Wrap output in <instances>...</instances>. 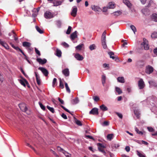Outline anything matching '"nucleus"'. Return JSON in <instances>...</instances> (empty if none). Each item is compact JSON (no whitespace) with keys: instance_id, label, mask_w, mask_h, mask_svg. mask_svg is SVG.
I'll return each mask as SVG.
<instances>
[{"instance_id":"1","label":"nucleus","mask_w":157,"mask_h":157,"mask_svg":"<svg viewBox=\"0 0 157 157\" xmlns=\"http://www.w3.org/2000/svg\"><path fill=\"white\" fill-rule=\"evenodd\" d=\"M106 32L105 31L102 33L101 39L102 45L104 49H106L107 47L106 43Z\"/></svg>"},{"instance_id":"2","label":"nucleus","mask_w":157,"mask_h":157,"mask_svg":"<svg viewBox=\"0 0 157 157\" xmlns=\"http://www.w3.org/2000/svg\"><path fill=\"white\" fill-rule=\"evenodd\" d=\"M97 145L98 147V149L99 151L102 152L104 155H105L106 153L103 149L105 148V147L102 144L100 143H98Z\"/></svg>"},{"instance_id":"3","label":"nucleus","mask_w":157,"mask_h":157,"mask_svg":"<svg viewBox=\"0 0 157 157\" xmlns=\"http://www.w3.org/2000/svg\"><path fill=\"white\" fill-rule=\"evenodd\" d=\"M154 68L151 66L148 65L146 67L145 70V72L147 74H150L153 71Z\"/></svg>"},{"instance_id":"4","label":"nucleus","mask_w":157,"mask_h":157,"mask_svg":"<svg viewBox=\"0 0 157 157\" xmlns=\"http://www.w3.org/2000/svg\"><path fill=\"white\" fill-rule=\"evenodd\" d=\"M138 86L140 89H143L145 86V84L142 78H140L138 81Z\"/></svg>"},{"instance_id":"5","label":"nucleus","mask_w":157,"mask_h":157,"mask_svg":"<svg viewBox=\"0 0 157 157\" xmlns=\"http://www.w3.org/2000/svg\"><path fill=\"white\" fill-rule=\"evenodd\" d=\"M143 42L142 43L141 45L144 46V48L145 50H147L149 49V47L148 44V41L145 38L143 39Z\"/></svg>"},{"instance_id":"6","label":"nucleus","mask_w":157,"mask_h":157,"mask_svg":"<svg viewBox=\"0 0 157 157\" xmlns=\"http://www.w3.org/2000/svg\"><path fill=\"white\" fill-rule=\"evenodd\" d=\"M44 17L47 19H51L54 17L53 14L49 11H46L44 14Z\"/></svg>"},{"instance_id":"7","label":"nucleus","mask_w":157,"mask_h":157,"mask_svg":"<svg viewBox=\"0 0 157 157\" xmlns=\"http://www.w3.org/2000/svg\"><path fill=\"white\" fill-rule=\"evenodd\" d=\"M90 114L97 115L98 114V109L96 108H94L92 109L90 112Z\"/></svg>"},{"instance_id":"8","label":"nucleus","mask_w":157,"mask_h":157,"mask_svg":"<svg viewBox=\"0 0 157 157\" xmlns=\"http://www.w3.org/2000/svg\"><path fill=\"white\" fill-rule=\"evenodd\" d=\"M77 8L76 6H74L72 7L71 15L73 17H75L77 14Z\"/></svg>"},{"instance_id":"9","label":"nucleus","mask_w":157,"mask_h":157,"mask_svg":"<svg viewBox=\"0 0 157 157\" xmlns=\"http://www.w3.org/2000/svg\"><path fill=\"white\" fill-rule=\"evenodd\" d=\"M123 2L129 9H131L132 4L129 0H123Z\"/></svg>"},{"instance_id":"10","label":"nucleus","mask_w":157,"mask_h":157,"mask_svg":"<svg viewBox=\"0 0 157 157\" xmlns=\"http://www.w3.org/2000/svg\"><path fill=\"white\" fill-rule=\"evenodd\" d=\"M38 69L40 70L45 76L48 75V71L45 68L42 67H39L38 68Z\"/></svg>"},{"instance_id":"11","label":"nucleus","mask_w":157,"mask_h":157,"mask_svg":"<svg viewBox=\"0 0 157 157\" xmlns=\"http://www.w3.org/2000/svg\"><path fill=\"white\" fill-rule=\"evenodd\" d=\"M19 106L20 109L23 111L26 112L27 110V108L25 104H22L19 105Z\"/></svg>"},{"instance_id":"12","label":"nucleus","mask_w":157,"mask_h":157,"mask_svg":"<svg viewBox=\"0 0 157 157\" xmlns=\"http://www.w3.org/2000/svg\"><path fill=\"white\" fill-rule=\"evenodd\" d=\"M92 9L95 12H100L102 10V9L98 6L95 5L92 6Z\"/></svg>"},{"instance_id":"13","label":"nucleus","mask_w":157,"mask_h":157,"mask_svg":"<svg viewBox=\"0 0 157 157\" xmlns=\"http://www.w3.org/2000/svg\"><path fill=\"white\" fill-rule=\"evenodd\" d=\"M75 57L78 60L81 61L83 59V57L78 53H76L75 55Z\"/></svg>"},{"instance_id":"14","label":"nucleus","mask_w":157,"mask_h":157,"mask_svg":"<svg viewBox=\"0 0 157 157\" xmlns=\"http://www.w3.org/2000/svg\"><path fill=\"white\" fill-rule=\"evenodd\" d=\"M37 61L41 64H44L47 61V60L45 59H42L41 58H37L36 59Z\"/></svg>"},{"instance_id":"15","label":"nucleus","mask_w":157,"mask_h":157,"mask_svg":"<svg viewBox=\"0 0 157 157\" xmlns=\"http://www.w3.org/2000/svg\"><path fill=\"white\" fill-rule=\"evenodd\" d=\"M62 72L65 76L67 77L69 75V69L68 68H66L63 70L62 71Z\"/></svg>"},{"instance_id":"16","label":"nucleus","mask_w":157,"mask_h":157,"mask_svg":"<svg viewBox=\"0 0 157 157\" xmlns=\"http://www.w3.org/2000/svg\"><path fill=\"white\" fill-rule=\"evenodd\" d=\"M0 44L6 49H9V47L7 44L6 42L2 41L1 40H0Z\"/></svg>"},{"instance_id":"17","label":"nucleus","mask_w":157,"mask_h":157,"mask_svg":"<svg viewBox=\"0 0 157 157\" xmlns=\"http://www.w3.org/2000/svg\"><path fill=\"white\" fill-rule=\"evenodd\" d=\"M77 31H75L71 34L70 38L72 40H73L77 37Z\"/></svg>"},{"instance_id":"18","label":"nucleus","mask_w":157,"mask_h":157,"mask_svg":"<svg viewBox=\"0 0 157 157\" xmlns=\"http://www.w3.org/2000/svg\"><path fill=\"white\" fill-rule=\"evenodd\" d=\"M34 73L36 77L37 83L38 85H40V77L36 72H35Z\"/></svg>"},{"instance_id":"19","label":"nucleus","mask_w":157,"mask_h":157,"mask_svg":"<svg viewBox=\"0 0 157 157\" xmlns=\"http://www.w3.org/2000/svg\"><path fill=\"white\" fill-rule=\"evenodd\" d=\"M134 113L135 115L137 118L139 119L140 117V113L138 109H135L134 110Z\"/></svg>"},{"instance_id":"20","label":"nucleus","mask_w":157,"mask_h":157,"mask_svg":"<svg viewBox=\"0 0 157 157\" xmlns=\"http://www.w3.org/2000/svg\"><path fill=\"white\" fill-rule=\"evenodd\" d=\"M117 80L118 82L124 83L125 82V79L123 77H119L117 78Z\"/></svg>"},{"instance_id":"21","label":"nucleus","mask_w":157,"mask_h":157,"mask_svg":"<svg viewBox=\"0 0 157 157\" xmlns=\"http://www.w3.org/2000/svg\"><path fill=\"white\" fill-rule=\"evenodd\" d=\"M107 6L109 9H113L115 7L114 3L113 2H109Z\"/></svg>"},{"instance_id":"22","label":"nucleus","mask_w":157,"mask_h":157,"mask_svg":"<svg viewBox=\"0 0 157 157\" xmlns=\"http://www.w3.org/2000/svg\"><path fill=\"white\" fill-rule=\"evenodd\" d=\"M62 52L60 50L57 48L56 51V53L55 55L59 57H60L61 56Z\"/></svg>"},{"instance_id":"23","label":"nucleus","mask_w":157,"mask_h":157,"mask_svg":"<svg viewBox=\"0 0 157 157\" xmlns=\"http://www.w3.org/2000/svg\"><path fill=\"white\" fill-rule=\"evenodd\" d=\"M9 35L10 36H12L14 38V40H17L18 39V38L15 36L16 34L13 31H12L11 32L9 33Z\"/></svg>"},{"instance_id":"24","label":"nucleus","mask_w":157,"mask_h":157,"mask_svg":"<svg viewBox=\"0 0 157 157\" xmlns=\"http://www.w3.org/2000/svg\"><path fill=\"white\" fill-rule=\"evenodd\" d=\"M23 46L24 47H29L31 44L27 42H24L22 43Z\"/></svg>"},{"instance_id":"25","label":"nucleus","mask_w":157,"mask_h":157,"mask_svg":"<svg viewBox=\"0 0 157 157\" xmlns=\"http://www.w3.org/2000/svg\"><path fill=\"white\" fill-rule=\"evenodd\" d=\"M151 18L154 21L157 22V14L156 13L152 14Z\"/></svg>"},{"instance_id":"26","label":"nucleus","mask_w":157,"mask_h":157,"mask_svg":"<svg viewBox=\"0 0 157 157\" xmlns=\"http://www.w3.org/2000/svg\"><path fill=\"white\" fill-rule=\"evenodd\" d=\"M113 14V15L115 16H118L122 14V12L121 10H118L117 11L114 12Z\"/></svg>"},{"instance_id":"27","label":"nucleus","mask_w":157,"mask_h":157,"mask_svg":"<svg viewBox=\"0 0 157 157\" xmlns=\"http://www.w3.org/2000/svg\"><path fill=\"white\" fill-rule=\"evenodd\" d=\"M115 90L118 93V94H120L122 93L121 89L118 87H115Z\"/></svg>"},{"instance_id":"28","label":"nucleus","mask_w":157,"mask_h":157,"mask_svg":"<svg viewBox=\"0 0 157 157\" xmlns=\"http://www.w3.org/2000/svg\"><path fill=\"white\" fill-rule=\"evenodd\" d=\"M148 82L151 86L152 85L157 89V84L155 83L154 81H149Z\"/></svg>"},{"instance_id":"29","label":"nucleus","mask_w":157,"mask_h":157,"mask_svg":"<svg viewBox=\"0 0 157 157\" xmlns=\"http://www.w3.org/2000/svg\"><path fill=\"white\" fill-rule=\"evenodd\" d=\"M113 136L114 135L113 134H108L107 136V139L109 140H111L113 138Z\"/></svg>"},{"instance_id":"30","label":"nucleus","mask_w":157,"mask_h":157,"mask_svg":"<svg viewBox=\"0 0 157 157\" xmlns=\"http://www.w3.org/2000/svg\"><path fill=\"white\" fill-rule=\"evenodd\" d=\"M100 109L103 111H106L108 110L107 108L104 105H102L100 106Z\"/></svg>"},{"instance_id":"31","label":"nucleus","mask_w":157,"mask_h":157,"mask_svg":"<svg viewBox=\"0 0 157 157\" xmlns=\"http://www.w3.org/2000/svg\"><path fill=\"white\" fill-rule=\"evenodd\" d=\"M106 77L104 75H102V83L103 86L104 85V84L105 82Z\"/></svg>"},{"instance_id":"32","label":"nucleus","mask_w":157,"mask_h":157,"mask_svg":"<svg viewBox=\"0 0 157 157\" xmlns=\"http://www.w3.org/2000/svg\"><path fill=\"white\" fill-rule=\"evenodd\" d=\"M151 37L152 38H157V32H155L152 33L151 35Z\"/></svg>"},{"instance_id":"33","label":"nucleus","mask_w":157,"mask_h":157,"mask_svg":"<svg viewBox=\"0 0 157 157\" xmlns=\"http://www.w3.org/2000/svg\"><path fill=\"white\" fill-rule=\"evenodd\" d=\"M36 30L40 33L41 34L43 33V31L38 26H36Z\"/></svg>"},{"instance_id":"34","label":"nucleus","mask_w":157,"mask_h":157,"mask_svg":"<svg viewBox=\"0 0 157 157\" xmlns=\"http://www.w3.org/2000/svg\"><path fill=\"white\" fill-rule=\"evenodd\" d=\"M108 54L110 56V57L111 58H112L113 59H115V57L114 56H113V55H114V53L113 52H108Z\"/></svg>"},{"instance_id":"35","label":"nucleus","mask_w":157,"mask_h":157,"mask_svg":"<svg viewBox=\"0 0 157 157\" xmlns=\"http://www.w3.org/2000/svg\"><path fill=\"white\" fill-rule=\"evenodd\" d=\"M79 100L78 98H76L73 100L72 103L73 104H76L79 102Z\"/></svg>"},{"instance_id":"36","label":"nucleus","mask_w":157,"mask_h":157,"mask_svg":"<svg viewBox=\"0 0 157 157\" xmlns=\"http://www.w3.org/2000/svg\"><path fill=\"white\" fill-rule=\"evenodd\" d=\"M136 152L137 155L139 157H145L144 154L141 153L139 151H137Z\"/></svg>"},{"instance_id":"37","label":"nucleus","mask_w":157,"mask_h":157,"mask_svg":"<svg viewBox=\"0 0 157 157\" xmlns=\"http://www.w3.org/2000/svg\"><path fill=\"white\" fill-rule=\"evenodd\" d=\"M65 87L66 88L67 91V92H68L69 93H70V92L71 91H70V89L68 86L67 83L66 82H65Z\"/></svg>"},{"instance_id":"38","label":"nucleus","mask_w":157,"mask_h":157,"mask_svg":"<svg viewBox=\"0 0 157 157\" xmlns=\"http://www.w3.org/2000/svg\"><path fill=\"white\" fill-rule=\"evenodd\" d=\"M141 11L143 14H146L148 12V10L147 8H144L141 10Z\"/></svg>"},{"instance_id":"39","label":"nucleus","mask_w":157,"mask_h":157,"mask_svg":"<svg viewBox=\"0 0 157 157\" xmlns=\"http://www.w3.org/2000/svg\"><path fill=\"white\" fill-rule=\"evenodd\" d=\"M130 27L132 30L133 31L134 34H135V32L136 31V27L132 25H130Z\"/></svg>"},{"instance_id":"40","label":"nucleus","mask_w":157,"mask_h":157,"mask_svg":"<svg viewBox=\"0 0 157 157\" xmlns=\"http://www.w3.org/2000/svg\"><path fill=\"white\" fill-rule=\"evenodd\" d=\"M83 46V44H81L77 46L76 47V48L77 49L80 50H81V48Z\"/></svg>"},{"instance_id":"41","label":"nucleus","mask_w":157,"mask_h":157,"mask_svg":"<svg viewBox=\"0 0 157 157\" xmlns=\"http://www.w3.org/2000/svg\"><path fill=\"white\" fill-rule=\"evenodd\" d=\"M47 108L52 113H54L55 112L54 109L52 107H51L48 105L47 106Z\"/></svg>"},{"instance_id":"42","label":"nucleus","mask_w":157,"mask_h":157,"mask_svg":"<svg viewBox=\"0 0 157 157\" xmlns=\"http://www.w3.org/2000/svg\"><path fill=\"white\" fill-rule=\"evenodd\" d=\"M96 47V46L94 44H91L89 47L91 51L95 49Z\"/></svg>"},{"instance_id":"43","label":"nucleus","mask_w":157,"mask_h":157,"mask_svg":"<svg viewBox=\"0 0 157 157\" xmlns=\"http://www.w3.org/2000/svg\"><path fill=\"white\" fill-rule=\"evenodd\" d=\"M39 104L40 105V107L44 111L45 110V107L42 104L41 102H39Z\"/></svg>"},{"instance_id":"44","label":"nucleus","mask_w":157,"mask_h":157,"mask_svg":"<svg viewBox=\"0 0 157 157\" xmlns=\"http://www.w3.org/2000/svg\"><path fill=\"white\" fill-rule=\"evenodd\" d=\"M75 123L77 125L79 126H81L82 125V123L80 121L78 120L77 119L75 118Z\"/></svg>"},{"instance_id":"45","label":"nucleus","mask_w":157,"mask_h":157,"mask_svg":"<svg viewBox=\"0 0 157 157\" xmlns=\"http://www.w3.org/2000/svg\"><path fill=\"white\" fill-rule=\"evenodd\" d=\"M135 131L136 132L139 134L142 135L143 134V132L142 131H140L137 128V127H135Z\"/></svg>"},{"instance_id":"46","label":"nucleus","mask_w":157,"mask_h":157,"mask_svg":"<svg viewBox=\"0 0 157 157\" xmlns=\"http://www.w3.org/2000/svg\"><path fill=\"white\" fill-rule=\"evenodd\" d=\"M72 29V28L70 26H69L68 27V28L67 30V31L66 32V34H69L71 32V31Z\"/></svg>"},{"instance_id":"47","label":"nucleus","mask_w":157,"mask_h":157,"mask_svg":"<svg viewBox=\"0 0 157 157\" xmlns=\"http://www.w3.org/2000/svg\"><path fill=\"white\" fill-rule=\"evenodd\" d=\"M57 149L58 151L62 152L64 154H65V152H66V151L64 150L62 148H61L59 147H57Z\"/></svg>"},{"instance_id":"48","label":"nucleus","mask_w":157,"mask_h":157,"mask_svg":"<svg viewBox=\"0 0 157 157\" xmlns=\"http://www.w3.org/2000/svg\"><path fill=\"white\" fill-rule=\"evenodd\" d=\"M61 22L60 21H56V25L58 28H60L61 27Z\"/></svg>"},{"instance_id":"49","label":"nucleus","mask_w":157,"mask_h":157,"mask_svg":"<svg viewBox=\"0 0 157 157\" xmlns=\"http://www.w3.org/2000/svg\"><path fill=\"white\" fill-rule=\"evenodd\" d=\"M127 40H121V42L123 43L122 45V47H124L125 45H127L128 44L127 42H126Z\"/></svg>"},{"instance_id":"50","label":"nucleus","mask_w":157,"mask_h":157,"mask_svg":"<svg viewBox=\"0 0 157 157\" xmlns=\"http://www.w3.org/2000/svg\"><path fill=\"white\" fill-rule=\"evenodd\" d=\"M59 86L61 89H63L64 88V85L61 79L59 81Z\"/></svg>"},{"instance_id":"51","label":"nucleus","mask_w":157,"mask_h":157,"mask_svg":"<svg viewBox=\"0 0 157 157\" xmlns=\"http://www.w3.org/2000/svg\"><path fill=\"white\" fill-rule=\"evenodd\" d=\"M15 50H16L17 51H20L24 56L26 57L25 55L24 54V53L22 51L21 49H20L18 47Z\"/></svg>"},{"instance_id":"52","label":"nucleus","mask_w":157,"mask_h":157,"mask_svg":"<svg viewBox=\"0 0 157 157\" xmlns=\"http://www.w3.org/2000/svg\"><path fill=\"white\" fill-rule=\"evenodd\" d=\"M62 44L65 48H67L69 47V45L65 42L62 43Z\"/></svg>"},{"instance_id":"53","label":"nucleus","mask_w":157,"mask_h":157,"mask_svg":"<svg viewBox=\"0 0 157 157\" xmlns=\"http://www.w3.org/2000/svg\"><path fill=\"white\" fill-rule=\"evenodd\" d=\"M61 107L64 109L65 111H67V112L71 114L72 115V114L69 111V110H68V109L65 108L64 106L63 105H61Z\"/></svg>"},{"instance_id":"54","label":"nucleus","mask_w":157,"mask_h":157,"mask_svg":"<svg viewBox=\"0 0 157 157\" xmlns=\"http://www.w3.org/2000/svg\"><path fill=\"white\" fill-rule=\"evenodd\" d=\"M109 9L108 6L107 7H104L103 8V9H102V10L103 12H106L107 11L108 9Z\"/></svg>"},{"instance_id":"55","label":"nucleus","mask_w":157,"mask_h":157,"mask_svg":"<svg viewBox=\"0 0 157 157\" xmlns=\"http://www.w3.org/2000/svg\"><path fill=\"white\" fill-rule=\"evenodd\" d=\"M154 4L152 0H150L149 1V3L148 5L147 6V7L150 6L151 5Z\"/></svg>"},{"instance_id":"56","label":"nucleus","mask_w":157,"mask_h":157,"mask_svg":"<svg viewBox=\"0 0 157 157\" xmlns=\"http://www.w3.org/2000/svg\"><path fill=\"white\" fill-rule=\"evenodd\" d=\"M56 82H57V79L56 78H54L53 79V82H52V86L53 87H54L56 83Z\"/></svg>"},{"instance_id":"57","label":"nucleus","mask_w":157,"mask_h":157,"mask_svg":"<svg viewBox=\"0 0 157 157\" xmlns=\"http://www.w3.org/2000/svg\"><path fill=\"white\" fill-rule=\"evenodd\" d=\"M116 114L118 116V117L121 119H122L123 117V116L122 114L119 113L118 112H116Z\"/></svg>"},{"instance_id":"58","label":"nucleus","mask_w":157,"mask_h":157,"mask_svg":"<svg viewBox=\"0 0 157 157\" xmlns=\"http://www.w3.org/2000/svg\"><path fill=\"white\" fill-rule=\"evenodd\" d=\"M147 129L150 132H152L154 131V129L151 127H148Z\"/></svg>"},{"instance_id":"59","label":"nucleus","mask_w":157,"mask_h":157,"mask_svg":"<svg viewBox=\"0 0 157 157\" xmlns=\"http://www.w3.org/2000/svg\"><path fill=\"white\" fill-rule=\"evenodd\" d=\"M35 51L36 54H38L39 56L40 55V52L36 48H35Z\"/></svg>"},{"instance_id":"60","label":"nucleus","mask_w":157,"mask_h":157,"mask_svg":"<svg viewBox=\"0 0 157 157\" xmlns=\"http://www.w3.org/2000/svg\"><path fill=\"white\" fill-rule=\"evenodd\" d=\"M93 99H94V100L96 101H98L99 100V98L98 96H94L93 97Z\"/></svg>"},{"instance_id":"61","label":"nucleus","mask_w":157,"mask_h":157,"mask_svg":"<svg viewBox=\"0 0 157 157\" xmlns=\"http://www.w3.org/2000/svg\"><path fill=\"white\" fill-rule=\"evenodd\" d=\"M20 83L23 86H26V85H25L24 81H23V80H20Z\"/></svg>"},{"instance_id":"62","label":"nucleus","mask_w":157,"mask_h":157,"mask_svg":"<svg viewBox=\"0 0 157 157\" xmlns=\"http://www.w3.org/2000/svg\"><path fill=\"white\" fill-rule=\"evenodd\" d=\"M103 67L104 68H109V64L106 63H104L103 64Z\"/></svg>"},{"instance_id":"63","label":"nucleus","mask_w":157,"mask_h":157,"mask_svg":"<svg viewBox=\"0 0 157 157\" xmlns=\"http://www.w3.org/2000/svg\"><path fill=\"white\" fill-rule=\"evenodd\" d=\"M61 116L64 119H67V116L63 113L61 115Z\"/></svg>"},{"instance_id":"64","label":"nucleus","mask_w":157,"mask_h":157,"mask_svg":"<svg viewBox=\"0 0 157 157\" xmlns=\"http://www.w3.org/2000/svg\"><path fill=\"white\" fill-rule=\"evenodd\" d=\"M154 53L156 55H157V48H155L153 50Z\"/></svg>"}]
</instances>
